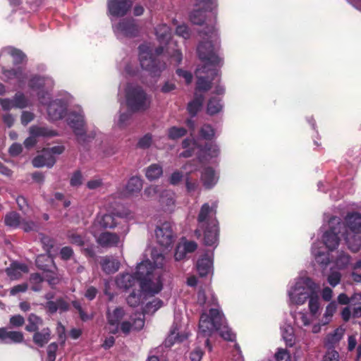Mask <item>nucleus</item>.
<instances>
[{"mask_svg": "<svg viewBox=\"0 0 361 361\" xmlns=\"http://www.w3.org/2000/svg\"><path fill=\"white\" fill-rule=\"evenodd\" d=\"M54 85V80L47 76L35 75L32 77L28 82L29 87L37 91L39 103L42 106H47L49 118L57 121L63 118L68 105L72 100V97L66 94L62 98L50 101L49 92Z\"/></svg>", "mask_w": 361, "mask_h": 361, "instance_id": "4", "label": "nucleus"}, {"mask_svg": "<svg viewBox=\"0 0 361 361\" xmlns=\"http://www.w3.org/2000/svg\"><path fill=\"white\" fill-rule=\"evenodd\" d=\"M200 305L211 307L209 310L201 314L199 322L198 338H205L204 344L211 350L209 337L218 332L225 340L233 341L235 334L227 326L224 314L216 304V298L210 288L200 290L197 294Z\"/></svg>", "mask_w": 361, "mask_h": 361, "instance_id": "3", "label": "nucleus"}, {"mask_svg": "<svg viewBox=\"0 0 361 361\" xmlns=\"http://www.w3.org/2000/svg\"><path fill=\"white\" fill-rule=\"evenodd\" d=\"M13 99L16 108L23 109L30 105L29 99L20 92H17Z\"/></svg>", "mask_w": 361, "mask_h": 361, "instance_id": "48", "label": "nucleus"}, {"mask_svg": "<svg viewBox=\"0 0 361 361\" xmlns=\"http://www.w3.org/2000/svg\"><path fill=\"white\" fill-rule=\"evenodd\" d=\"M64 150L63 146H55L43 151L42 155L35 157L32 164L35 167L47 166L51 167L56 161L55 156L61 154Z\"/></svg>", "mask_w": 361, "mask_h": 361, "instance_id": "17", "label": "nucleus"}, {"mask_svg": "<svg viewBox=\"0 0 361 361\" xmlns=\"http://www.w3.org/2000/svg\"><path fill=\"white\" fill-rule=\"evenodd\" d=\"M155 35L161 44H169L171 37V30L166 24L161 23L158 25L155 28Z\"/></svg>", "mask_w": 361, "mask_h": 361, "instance_id": "33", "label": "nucleus"}, {"mask_svg": "<svg viewBox=\"0 0 361 361\" xmlns=\"http://www.w3.org/2000/svg\"><path fill=\"white\" fill-rule=\"evenodd\" d=\"M217 204L216 202L204 204L200 211L197 221L198 227L196 233L203 235V242L205 245L212 247L217 246L219 240V226L216 219Z\"/></svg>", "mask_w": 361, "mask_h": 361, "instance_id": "7", "label": "nucleus"}, {"mask_svg": "<svg viewBox=\"0 0 361 361\" xmlns=\"http://www.w3.org/2000/svg\"><path fill=\"white\" fill-rule=\"evenodd\" d=\"M125 315L126 312L121 307H116L113 310L108 309L106 312L107 323L105 327L106 331L113 334L122 333L126 335L142 329L145 321L141 314L137 317H130L128 320L121 321Z\"/></svg>", "mask_w": 361, "mask_h": 361, "instance_id": "8", "label": "nucleus"}, {"mask_svg": "<svg viewBox=\"0 0 361 361\" xmlns=\"http://www.w3.org/2000/svg\"><path fill=\"white\" fill-rule=\"evenodd\" d=\"M322 305L319 303L317 312L313 314L310 311L305 309L291 312L295 325L298 328L309 326L314 319H317L321 314Z\"/></svg>", "mask_w": 361, "mask_h": 361, "instance_id": "19", "label": "nucleus"}, {"mask_svg": "<svg viewBox=\"0 0 361 361\" xmlns=\"http://www.w3.org/2000/svg\"><path fill=\"white\" fill-rule=\"evenodd\" d=\"M0 104L1 108L5 111H9L13 108H16L14 99H0Z\"/></svg>", "mask_w": 361, "mask_h": 361, "instance_id": "55", "label": "nucleus"}, {"mask_svg": "<svg viewBox=\"0 0 361 361\" xmlns=\"http://www.w3.org/2000/svg\"><path fill=\"white\" fill-rule=\"evenodd\" d=\"M357 334H353L352 335L348 336V351H353L355 349V348L357 345Z\"/></svg>", "mask_w": 361, "mask_h": 361, "instance_id": "60", "label": "nucleus"}, {"mask_svg": "<svg viewBox=\"0 0 361 361\" xmlns=\"http://www.w3.org/2000/svg\"><path fill=\"white\" fill-rule=\"evenodd\" d=\"M213 258V250H208L198 259L197 262V269L201 276H204L212 273Z\"/></svg>", "mask_w": 361, "mask_h": 361, "instance_id": "24", "label": "nucleus"}, {"mask_svg": "<svg viewBox=\"0 0 361 361\" xmlns=\"http://www.w3.org/2000/svg\"><path fill=\"white\" fill-rule=\"evenodd\" d=\"M82 176L80 172L74 173L71 178V185L73 187H78L82 183Z\"/></svg>", "mask_w": 361, "mask_h": 361, "instance_id": "58", "label": "nucleus"}, {"mask_svg": "<svg viewBox=\"0 0 361 361\" xmlns=\"http://www.w3.org/2000/svg\"><path fill=\"white\" fill-rule=\"evenodd\" d=\"M200 137L197 140L187 138L182 143L183 152L180 157L188 158L195 155L200 163L209 162L219 154V147L213 142L207 143L214 136V130L209 125L203 126L200 132Z\"/></svg>", "mask_w": 361, "mask_h": 361, "instance_id": "6", "label": "nucleus"}, {"mask_svg": "<svg viewBox=\"0 0 361 361\" xmlns=\"http://www.w3.org/2000/svg\"><path fill=\"white\" fill-rule=\"evenodd\" d=\"M163 306V302L158 298L147 302L143 310L144 314H152Z\"/></svg>", "mask_w": 361, "mask_h": 361, "instance_id": "46", "label": "nucleus"}, {"mask_svg": "<svg viewBox=\"0 0 361 361\" xmlns=\"http://www.w3.org/2000/svg\"><path fill=\"white\" fill-rule=\"evenodd\" d=\"M155 235L161 247L167 250L171 246L173 242V235L170 223L165 222L158 226L155 231Z\"/></svg>", "mask_w": 361, "mask_h": 361, "instance_id": "20", "label": "nucleus"}, {"mask_svg": "<svg viewBox=\"0 0 361 361\" xmlns=\"http://www.w3.org/2000/svg\"><path fill=\"white\" fill-rule=\"evenodd\" d=\"M30 136L25 140L24 145L27 148L32 147L37 142V137L39 136H53L54 132L39 126H32L30 128Z\"/></svg>", "mask_w": 361, "mask_h": 361, "instance_id": "25", "label": "nucleus"}, {"mask_svg": "<svg viewBox=\"0 0 361 361\" xmlns=\"http://www.w3.org/2000/svg\"><path fill=\"white\" fill-rule=\"evenodd\" d=\"M50 340V331L49 329H44L40 332H37L33 336V341L35 344L42 347Z\"/></svg>", "mask_w": 361, "mask_h": 361, "instance_id": "40", "label": "nucleus"}, {"mask_svg": "<svg viewBox=\"0 0 361 361\" xmlns=\"http://www.w3.org/2000/svg\"><path fill=\"white\" fill-rule=\"evenodd\" d=\"M181 327L176 324L173 326L170 331L169 335L165 341L166 346L170 347L176 342H180L186 339L188 334L186 333H181Z\"/></svg>", "mask_w": 361, "mask_h": 361, "instance_id": "29", "label": "nucleus"}, {"mask_svg": "<svg viewBox=\"0 0 361 361\" xmlns=\"http://www.w3.org/2000/svg\"><path fill=\"white\" fill-rule=\"evenodd\" d=\"M160 190L158 186L151 185L147 188L144 191V195L147 196V197H156L158 194L160 196Z\"/></svg>", "mask_w": 361, "mask_h": 361, "instance_id": "56", "label": "nucleus"}, {"mask_svg": "<svg viewBox=\"0 0 361 361\" xmlns=\"http://www.w3.org/2000/svg\"><path fill=\"white\" fill-rule=\"evenodd\" d=\"M336 309H337V305L335 302H330L326 307L324 313L322 318V324L326 325L331 322V318H332L333 315L334 314V313L336 312Z\"/></svg>", "mask_w": 361, "mask_h": 361, "instance_id": "44", "label": "nucleus"}, {"mask_svg": "<svg viewBox=\"0 0 361 361\" xmlns=\"http://www.w3.org/2000/svg\"><path fill=\"white\" fill-rule=\"evenodd\" d=\"M58 350V344L56 343H51L47 347V358L49 361H55L56 353Z\"/></svg>", "mask_w": 361, "mask_h": 361, "instance_id": "54", "label": "nucleus"}, {"mask_svg": "<svg viewBox=\"0 0 361 361\" xmlns=\"http://www.w3.org/2000/svg\"><path fill=\"white\" fill-rule=\"evenodd\" d=\"M163 173V170L161 166L159 164H152L146 169V177L149 180H154L159 178Z\"/></svg>", "mask_w": 361, "mask_h": 361, "instance_id": "43", "label": "nucleus"}, {"mask_svg": "<svg viewBox=\"0 0 361 361\" xmlns=\"http://www.w3.org/2000/svg\"><path fill=\"white\" fill-rule=\"evenodd\" d=\"M117 224L116 217L112 213H108L105 209H101L95 218L90 231L94 236L99 234L103 229L113 228Z\"/></svg>", "mask_w": 361, "mask_h": 361, "instance_id": "16", "label": "nucleus"}, {"mask_svg": "<svg viewBox=\"0 0 361 361\" xmlns=\"http://www.w3.org/2000/svg\"><path fill=\"white\" fill-rule=\"evenodd\" d=\"M350 256L347 254L342 253L336 259L335 262V266L338 269H343L347 267V266L350 264Z\"/></svg>", "mask_w": 361, "mask_h": 361, "instance_id": "52", "label": "nucleus"}, {"mask_svg": "<svg viewBox=\"0 0 361 361\" xmlns=\"http://www.w3.org/2000/svg\"><path fill=\"white\" fill-rule=\"evenodd\" d=\"M100 264L103 271L106 274H113L117 271L120 266L118 260L110 257H103Z\"/></svg>", "mask_w": 361, "mask_h": 361, "instance_id": "37", "label": "nucleus"}, {"mask_svg": "<svg viewBox=\"0 0 361 361\" xmlns=\"http://www.w3.org/2000/svg\"><path fill=\"white\" fill-rule=\"evenodd\" d=\"M219 176L211 167L205 168L201 173V181L205 188H213L218 182Z\"/></svg>", "mask_w": 361, "mask_h": 361, "instance_id": "28", "label": "nucleus"}, {"mask_svg": "<svg viewBox=\"0 0 361 361\" xmlns=\"http://www.w3.org/2000/svg\"><path fill=\"white\" fill-rule=\"evenodd\" d=\"M202 41L197 47V54L203 63V66L196 71L197 78L195 98L188 105V111L191 116H195L202 107L203 97L200 92L212 88L210 77L217 76L218 66L223 63V59L218 54L219 39L217 30L214 27L202 34Z\"/></svg>", "mask_w": 361, "mask_h": 361, "instance_id": "2", "label": "nucleus"}, {"mask_svg": "<svg viewBox=\"0 0 361 361\" xmlns=\"http://www.w3.org/2000/svg\"><path fill=\"white\" fill-rule=\"evenodd\" d=\"M196 248L197 244L195 242L181 240L176 250L175 259L179 261L184 259L187 253L195 251Z\"/></svg>", "mask_w": 361, "mask_h": 361, "instance_id": "27", "label": "nucleus"}, {"mask_svg": "<svg viewBox=\"0 0 361 361\" xmlns=\"http://www.w3.org/2000/svg\"><path fill=\"white\" fill-rule=\"evenodd\" d=\"M139 60L142 68L149 71L153 76L159 74L165 68V66L157 63L153 49L149 44H144L139 47Z\"/></svg>", "mask_w": 361, "mask_h": 361, "instance_id": "14", "label": "nucleus"}, {"mask_svg": "<svg viewBox=\"0 0 361 361\" xmlns=\"http://www.w3.org/2000/svg\"><path fill=\"white\" fill-rule=\"evenodd\" d=\"M275 361H290V355L288 350L279 348L274 354Z\"/></svg>", "mask_w": 361, "mask_h": 361, "instance_id": "51", "label": "nucleus"}, {"mask_svg": "<svg viewBox=\"0 0 361 361\" xmlns=\"http://www.w3.org/2000/svg\"><path fill=\"white\" fill-rule=\"evenodd\" d=\"M341 318L344 322H348L351 318L361 317V303L344 307L341 312Z\"/></svg>", "mask_w": 361, "mask_h": 361, "instance_id": "34", "label": "nucleus"}, {"mask_svg": "<svg viewBox=\"0 0 361 361\" xmlns=\"http://www.w3.org/2000/svg\"><path fill=\"white\" fill-rule=\"evenodd\" d=\"M312 254L317 263L320 264L322 267H326L329 263V254L321 250L320 248L314 244L312 247Z\"/></svg>", "mask_w": 361, "mask_h": 361, "instance_id": "38", "label": "nucleus"}, {"mask_svg": "<svg viewBox=\"0 0 361 361\" xmlns=\"http://www.w3.org/2000/svg\"><path fill=\"white\" fill-rule=\"evenodd\" d=\"M113 30L118 39L130 38L137 35L139 30L133 20H123L113 24Z\"/></svg>", "mask_w": 361, "mask_h": 361, "instance_id": "18", "label": "nucleus"}, {"mask_svg": "<svg viewBox=\"0 0 361 361\" xmlns=\"http://www.w3.org/2000/svg\"><path fill=\"white\" fill-rule=\"evenodd\" d=\"M4 222L6 226L11 228L20 227L25 231H30L35 228V224L23 218H20L16 212H10L6 215Z\"/></svg>", "mask_w": 361, "mask_h": 361, "instance_id": "23", "label": "nucleus"}, {"mask_svg": "<svg viewBox=\"0 0 361 361\" xmlns=\"http://www.w3.org/2000/svg\"><path fill=\"white\" fill-rule=\"evenodd\" d=\"M102 185V180L99 178H93L87 183V186L90 190L97 189V188L101 187Z\"/></svg>", "mask_w": 361, "mask_h": 361, "instance_id": "63", "label": "nucleus"}, {"mask_svg": "<svg viewBox=\"0 0 361 361\" xmlns=\"http://www.w3.org/2000/svg\"><path fill=\"white\" fill-rule=\"evenodd\" d=\"M345 219L343 223H341L339 218L333 216L329 219L328 224L324 225L322 229L324 233L322 235L324 244L329 250H333L338 247L340 243V233L343 238H344L343 233L345 231ZM344 241L345 239H343ZM346 243V242H345ZM347 245V243H345Z\"/></svg>", "mask_w": 361, "mask_h": 361, "instance_id": "12", "label": "nucleus"}, {"mask_svg": "<svg viewBox=\"0 0 361 361\" xmlns=\"http://www.w3.org/2000/svg\"><path fill=\"white\" fill-rule=\"evenodd\" d=\"M151 258L137 264L134 274L125 273L116 279L120 289L129 293L126 300L132 307L137 306L143 295H154L162 289L161 274L164 257L157 249L151 250Z\"/></svg>", "mask_w": 361, "mask_h": 361, "instance_id": "1", "label": "nucleus"}, {"mask_svg": "<svg viewBox=\"0 0 361 361\" xmlns=\"http://www.w3.org/2000/svg\"><path fill=\"white\" fill-rule=\"evenodd\" d=\"M217 6V0H196L195 8L189 15V19L193 24L201 25L205 20V13L216 11Z\"/></svg>", "mask_w": 361, "mask_h": 361, "instance_id": "15", "label": "nucleus"}, {"mask_svg": "<svg viewBox=\"0 0 361 361\" xmlns=\"http://www.w3.org/2000/svg\"><path fill=\"white\" fill-rule=\"evenodd\" d=\"M24 322V318L19 314L14 315L10 319V324L13 327L21 326L23 325Z\"/></svg>", "mask_w": 361, "mask_h": 361, "instance_id": "59", "label": "nucleus"}, {"mask_svg": "<svg viewBox=\"0 0 361 361\" xmlns=\"http://www.w3.org/2000/svg\"><path fill=\"white\" fill-rule=\"evenodd\" d=\"M344 239L348 247L353 252L361 248V214L357 212L348 214L345 216Z\"/></svg>", "mask_w": 361, "mask_h": 361, "instance_id": "11", "label": "nucleus"}, {"mask_svg": "<svg viewBox=\"0 0 361 361\" xmlns=\"http://www.w3.org/2000/svg\"><path fill=\"white\" fill-rule=\"evenodd\" d=\"M222 109L223 104H221L219 99H217L214 97H212L209 99L207 107V114L214 115L220 112Z\"/></svg>", "mask_w": 361, "mask_h": 361, "instance_id": "41", "label": "nucleus"}, {"mask_svg": "<svg viewBox=\"0 0 361 361\" xmlns=\"http://www.w3.org/2000/svg\"><path fill=\"white\" fill-rule=\"evenodd\" d=\"M203 355V351L197 348L194 350H192L190 353V360L192 361H200Z\"/></svg>", "mask_w": 361, "mask_h": 361, "instance_id": "64", "label": "nucleus"}, {"mask_svg": "<svg viewBox=\"0 0 361 361\" xmlns=\"http://www.w3.org/2000/svg\"><path fill=\"white\" fill-rule=\"evenodd\" d=\"M183 170L186 175L185 182L186 188L188 192H193L198 188V183L196 180H192L188 176L197 170V166L193 163H188L183 167Z\"/></svg>", "mask_w": 361, "mask_h": 361, "instance_id": "31", "label": "nucleus"}, {"mask_svg": "<svg viewBox=\"0 0 361 361\" xmlns=\"http://www.w3.org/2000/svg\"><path fill=\"white\" fill-rule=\"evenodd\" d=\"M283 340L288 347H293L295 344V335L293 327L289 324H285L281 327Z\"/></svg>", "mask_w": 361, "mask_h": 361, "instance_id": "32", "label": "nucleus"}, {"mask_svg": "<svg viewBox=\"0 0 361 361\" xmlns=\"http://www.w3.org/2000/svg\"><path fill=\"white\" fill-rule=\"evenodd\" d=\"M1 342L4 343H21L23 341V334L20 331H8L6 328H2Z\"/></svg>", "mask_w": 361, "mask_h": 361, "instance_id": "35", "label": "nucleus"}, {"mask_svg": "<svg viewBox=\"0 0 361 361\" xmlns=\"http://www.w3.org/2000/svg\"><path fill=\"white\" fill-rule=\"evenodd\" d=\"M25 58V55L20 50L13 47H8L2 49L0 51V65L1 66L0 79L6 81L16 80L19 85L25 82L28 75L21 67L11 70L6 69L4 67L9 62H12L15 65L21 63Z\"/></svg>", "mask_w": 361, "mask_h": 361, "instance_id": "9", "label": "nucleus"}, {"mask_svg": "<svg viewBox=\"0 0 361 361\" xmlns=\"http://www.w3.org/2000/svg\"><path fill=\"white\" fill-rule=\"evenodd\" d=\"M345 329L340 326L326 336V342L330 345L338 343L344 336Z\"/></svg>", "mask_w": 361, "mask_h": 361, "instance_id": "42", "label": "nucleus"}, {"mask_svg": "<svg viewBox=\"0 0 361 361\" xmlns=\"http://www.w3.org/2000/svg\"><path fill=\"white\" fill-rule=\"evenodd\" d=\"M66 120L76 135L80 136L84 134L85 122L80 107L78 106L75 110L70 111Z\"/></svg>", "mask_w": 361, "mask_h": 361, "instance_id": "22", "label": "nucleus"}, {"mask_svg": "<svg viewBox=\"0 0 361 361\" xmlns=\"http://www.w3.org/2000/svg\"><path fill=\"white\" fill-rule=\"evenodd\" d=\"M130 118V114L120 112L119 115L114 118V127L117 129L123 128L129 123Z\"/></svg>", "mask_w": 361, "mask_h": 361, "instance_id": "45", "label": "nucleus"}, {"mask_svg": "<svg viewBox=\"0 0 361 361\" xmlns=\"http://www.w3.org/2000/svg\"><path fill=\"white\" fill-rule=\"evenodd\" d=\"M132 6L130 0H107V14L111 18L125 16Z\"/></svg>", "mask_w": 361, "mask_h": 361, "instance_id": "21", "label": "nucleus"}, {"mask_svg": "<svg viewBox=\"0 0 361 361\" xmlns=\"http://www.w3.org/2000/svg\"><path fill=\"white\" fill-rule=\"evenodd\" d=\"M8 276L12 280H16L22 276L23 274L28 272V268L25 264L13 262L7 268Z\"/></svg>", "mask_w": 361, "mask_h": 361, "instance_id": "30", "label": "nucleus"}, {"mask_svg": "<svg viewBox=\"0 0 361 361\" xmlns=\"http://www.w3.org/2000/svg\"><path fill=\"white\" fill-rule=\"evenodd\" d=\"M68 304L62 300H58L57 303H55L51 301L48 302V303H47V308L51 312H54L57 310H61L65 311L68 309Z\"/></svg>", "mask_w": 361, "mask_h": 361, "instance_id": "50", "label": "nucleus"}, {"mask_svg": "<svg viewBox=\"0 0 361 361\" xmlns=\"http://www.w3.org/2000/svg\"><path fill=\"white\" fill-rule=\"evenodd\" d=\"M119 96L125 97L127 107L133 112L145 111L150 107L152 104V97L148 95L142 87L134 84L121 85Z\"/></svg>", "mask_w": 361, "mask_h": 361, "instance_id": "10", "label": "nucleus"}, {"mask_svg": "<svg viewBox=\"0 0 361 361\" xmlns=\"http://www.w3.org/2000/svg\"><path fill=\"white\" fill-rule=\"evenodd\" d=\"M315 282L306 275L299 276L288 286L286 295L289 306H302L307 302L308 310L313 314L318 311L321 300Z\"/></svg>", "mask_w": 361, "mask_h": 361, "instance_id": "5", "label": "nucleus"}, {"mask_svg": "<svg viewBox=\"0 0 361 361\" xmlns=\"http://www.w3.org/2000/svg\"><path fill=\"white\" fill-rule=\"evenodd\" d=\"M42 243L44 250L50 253L49 247H52V240L47 237H44L42 238ZM36 264L40 269L44 271L43 278L46 279L50 285H54L59 282V278L54 271L56 267L50 254L37 256Z\"/></svg>", "mask_w": 361, "mask_h": 361, "instance_id": "13", "label": "nucleus"}, {"mask_svg": "<svg viewBox=\"0 0 361 361\" xmlns=\"http://www.w3.org/2000/svg\"><path fill=\"white\" fill-rule=\"evenodd\" d=\"M176 73L179 77H181L184 79L186 84L191 82L192 80V75L190 72L182 69H178Z\"/></svg>", "mask_w": 361, "mask_h": 361, "instance_id": "61", "label": "nucleus"}, {"mask_svg": "<svg viewBox=\"0 0 361 361\" xmlns=\"http://www.w3.org/2000/svg\"><path fill=\"white\" fill-rule=\"evenodd\" d=\"M27 321L28 324L25 329L28 331H35L42 325V319L35 314H30Z\"/></svg>", "mask_w": 361, "mask_h": 361, "instance_id": "47", "label": "nucleus"}, {"mask_svg": "<svg viewBox=\"0 0 361 361\" xmlns=\"http://www.w3.org/2000/svg\"><path fill=\"white\" fill-rule=\"evenodd\" d=\"M327 281L331 286L335 287L341 281V274L331 267V272L327 276Z\"/></svg>", "mask_w": 361, "mask_h": 361, "instance_id": "53", "label": "nucleus"}, {"mask_svg": "<svg viewBox=\"0 0 361 361\" xmlns=\"http://www.w3.org/2000/svg\"><path fill=\"white\" fill-rule=\"evenodd\" d=\"M176 34L178 36L182 37L184 39H187L190 37V32L188 26L185 25V24H183V25H178L176 27Z\"/></svg>", "mask_w": 361, "mask_h": 361, "instance_id": "57", "label": "nucleus"}, {"mask_svg": "<svg viewBox=\"0 0 361 361\" xmlns=\"http://www.w3.org/2000/svg\"><path fill=\"white\" fill-rule=\"evenodd\" d=\"M175 195L169 190L164 191L160 195L159 201L167 211H172L175 204Z\"/></svg>", "mask_w": 361, "mask_h": 361, "instance_id": "39", "label": "nucleus"}, {"mask_svg": "<svg viewBox=\"0 0 361 361\" xmlns=\"http://www.w3.org/2000/svg\"><path fill=\"white\" fill-rule=\"evenodd\" d=\"M142 188V180L137 176L132 177L128 182L125 190L123 192V196H128L133 195L135 192H138Z\"/></svg>", "mask_w": 361, "mask_h": 361, "instance_id": "36", "label": "nucleus"}, {"mask_svg": "<svg viewBox=\"0 0 361 361\" xmlns=\"http://www.w3.org/2000/svg\"><path fill=\"white\" fill-rule=\"evenodd\" d=\"M94 237L97 243L104 247L117 246L121 243L120 238L116 234L109 232H100Z\"/></svg>", "mask_w": 361, "mask_h": 361, "instance_id": "26", "label": "nucleus"}, {"mask_svg": "<svg viewBox=\"0 0 361 361\" xmlns=\"http://www.w3.org/2000/svg\"><path fill=\"white\" fill-rule=\"evenodd\" d=\"M98 293L97 289L94 286H88L85 292V297L89 300H92Z\"/></svg>", "mask_w": 361, "mask_h": 361, "instance_id": "62", "label": "nucleus"}, {"mask_svg": "<svg viewBox=\"0 0 361 361\" xmlns=\"http://www.w3.org/2000/svg\"><path fill=\"white\" fill-rule=\"evenodd\" d=\"M186 133L185 128L181 127H171L168 130V137L172 140H176L183 137Z\"/></svg>", "mask_w": 361, "mask_h": 361, "instance_id": "49", "label": "nucleus"}]
</instances>
